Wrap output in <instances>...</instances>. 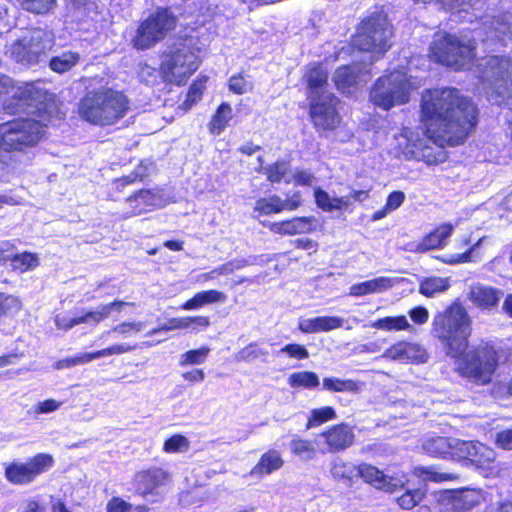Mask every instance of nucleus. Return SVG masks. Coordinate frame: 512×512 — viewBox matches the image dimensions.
I'll return each mask as SVG.
<instances>
[{"instance_id": "f257e3e1", "label": "nucleus", "mask_w": 512, "mask_h": 512, "mask_svg": "<svg viewBox=\"0 0 512 512\" xmlns=\"http://www.w3.org/2000/svg\"><path fill=\"white\" fill-rule=\"evenodd\" d=\"M425 130L404 128L396 137L399 152L406 159L432 165L444 161L442 148L464 142L477 124L474 103L454 88L427 90L422 96Z\"/></svg>"}, {"instance_id": "f03ea898", "label": "nucleus", "mask_w": 512, "mask_h": 512, "mask_svg": "<svg viewBox=\"0 0 512 512\" xmlns=\"http://www.w3.org/2000/svg\"><path fill=\"white\" fill-rule=\"evenodd\" d=\"M474 50V38L438 33L430 47V56L434 61L456 71H472L489 101L512 109V58L487 56L474 64Z\"/></svg>"}, {"instance_id": "7ed1b4c3", "label": "nucleus", "mask_w": 512, "mask_h": 512, "mask_svg": "<svg viewBox=\"0 0 512 512\" xmlns=\"http://www.w3.org/2000/svg\"><path fill=\"white\" fill-rule=\"evenodd\" d=\"M8 113L24 112L37 118H20L0 124V149L8 154L34 146L52 121L50 95L41 83L14 85L8 77L0 79V98Z\"/></svg>"}, {"instance_id": "20e7f679", "label": "nucleus", "mask_w": 512, "mask_h": 512, "mask_svg": "<svg viewBox=\"0 0 512 512\" xmlns=\"http://www.w3.org/2000/svg\"><path fill=\"white\" fill-rule=\"evenodd\" d=\"M471 323L467 310L459 302H454L434 317L432 332L446 346L448 355L457 360L460 374L483 385L491 381L496 370L497 353L489 344L466 352Z\"/></svg>"}, {"instance_id": "39448f33", "label": "nucleus", "mask_w": 512, "mask_h": 512, "mask_svg": "<svg viewBox=\"0 0 512 512\" xmlns=\"http://www.w3.org/2000/svg\"><path fill=\"white\" fill-rule=\"evenodd\" d=\"M128 99L120 91L101 87L88 91L79 103V115L95 125H112L128 110Z\"/></svg>"}, {"instance_id": "423d86ee", "label": "nucleus", "mask_w": 512, "mask_h": 512, "mask_svg": "<svg viewBox=\"0 0 512 512\" xmlns=\"http://www.w3.org/2000/svg\"><path fill=\"white\" fill-rule=\"evenodd\" d=\"M198 40L182 39L163 54L160 71L166 82L182 85L200 64Z\"/></svg>"}, {"instance_id": "0eeeda50", "label": "nucleus", "mask_w": 512, "mask_h": 512, "mask_svg": "<svg viewBox=\"0 0 512 512\" xmlns=\"http://www.w3.org/2000/svg\"><path fill=\"white\" fill-rule=\"evenodd\" d=\"M417 88L418 84L406 72L395 70L377 79L370 91V100L374 105L389 110L407 103L411 92Z\"/></svg>"}, {"instance_id": "6e6552de", "label": "nucleus", "mask_w": 512, "mask_h": 512, "mask_svg": "<svg viewBox=\"0 0 512 512\" xmlns=\"http://www.w3.org/2000/svg\"><path fill=\"white\" fill-rule=\"evenodd\" d=\"M55 44L53 32L41 28L26 31L7 47L6 54L23 65L37 64Z\"/></svg>"}, {"instance_id": "1a4fd4ad", "label": "nucleus", "mask_w": 512, "mask_h": 512, "mask_svg": "<svg viewBox=\"0 0 512 512\" xmlns=\"http://www.w3.org/2000/svg\"><path fill=\"white\" fill-rule=\"evenodd\" d=\"M391 36L392 28L388 19L376 15L361 23L352 44L361 51L383 55L391 47Z\"/></svg>"}, {"instance_id": "9d476101", "label": "nucleus", "mask_w": 512, "mask_h": 512, "mask_svg": "<svg viewBox=\"0 0 512 512\" xmlns=\"http://www.w3.org/2000/svg\"><path fill=\"white\" fill-rule=\"evenodd\" d=\"M176 26V18L168 9H158L138 28L133 40L138 49H146L162 40Z\"/></svg>"}, {"instance_id": "9b49d317", "label": "nucleus", "mask_w": 512, "mask_h": 512, "mask_svg": "<svg viewBox=\"0 0 512 512\" xmlns=\"http://www.w3.org/2000/svg\"><path fill=\"white\" fill-rule=\"evenodd\" d=\"M456 444L455 460L467 461L484 476L497 473L498 469L495 465L496 452L492 448L479 441H464L459 439Z\"/></svg>"}, {"instance_id": "f8f14e48", "label": "nucleus", "mask_w": 512, "mask_h": 512, "mask_svg": "<svg viewBox=\"0 0 512 512\" xmlns=\"http://www.w3.org/2000/svg\"><path fill=\"white\" fill-rule=\"evenodd\" d=\"M52 465V456L40 453L25 463L13 462L8 464L5 468V476L7 480L13 484H27L50 469Z\"/></svg>"}, {"instance_id": "ddd939ff", "label": "nucleus", "mask_w": 512, "mask_h": 512, "mask_svg": "<svg viewBox=\"0 0 512 512\" xmlns=\"http://www.w3.org/2000/svg\"><path fill=\"white\" fill-rule=\"evenodd\" d=\"M310 118L317 130H333L341 121L336 109L337 98L330 92H324L320 97L309 99Z\"/></svg>"}, {"instance_id": "4468645a", "label": "nucleus", "mask_w": 512, "mask_h": 512, "mask_svg": "<svg viewBox=\"0 0 512 512\" xmlns=\"http://www.w3.org/2000/svg\"><path fill=\"white\" fill-rule=\"evenodd\" d=\"M485 500L479 489L448 490L440 495L439 501L447 512H466Z\"/></svg>"}, {"instance_id": "2eb2a0df", "label": "nucleus", "mask_w": 512, "mask_h": 512, "mask_svg": "<svg viewBox=\"0 0 512 512\" xmlns=\"http://www.w3.org/2000/svg\"><path fill=\"white\" fill-rule=\"evenodd\" d=\"M358 476L376 489L394 493L403 489L408 482L406 475H386L377 467L362 463L358 465Z\"/></svg>"}, {"instance_id": "dca6fc26", "label": "nucleus", "mask_w": 512, "mask_h": 512, "mask_svg": "<svg viewBox=\"0 0 512 512\" xmlns=\"http://www.w3.org/2000/svg\"><path fill=\"white\" fill-rule=\"evenodd\" d=\"M369 197L367 191L353 189L350 195L337 197L331 196L325 190L316 188L314 198L316 205L324 212H352L353 200L363 202Z\"/></svg>"}, {"instance_id": "f3484780", "label": "nucleus", "mask_w": 512, "mask_h": 512, "mask_svg": "<svg viewBox=\"0 0 512 512\" xmlns=\"http://www.w3.org/2000/svg\"><path fill=\"white\" fill-rule=\"evenodd\" d=\"M394 361L424 363L428 355L426 350L418 343L400 341L389 347L382 355Z\"/></svg>"}, {"instance_id": "a211bd4d", "label": "nucleus", "mask_w": 512, "mask_h": 512, "mask_svg": "<svg viewBox=\"0 0 512 512\" xmlns=\"http://www.w3.org/2000/svg\"><path fill=\"white\" fill-rule=\"evenodd\" d=\"M134 346H130L126 343L115 344L110 347L95 351V352H83L62 361H59L57 367L60 368H69L72 366L82 365L89 363L95 359L107 357L111 355H119L130 352L134 350Z\"/></svg>"}, {"instance_id": "6ab92c4d", "label": "nucleus", "mask_w": 512, "mask_h": 512, "mask_svg": "<svg viewBox=\"0 0 512 512\" xmlns=\"http://www.w3.org/2000/svg\"><path fill=\"white\" fill-rule=\"evenodd\" d=\"M330 452H340L353 445L355 434L353 427L346 423L331 426L321 434Z\"/></svg>"}, {"instance_id": "aec40b11", "label": "nucleus", "mask_w": 512, "mask_h": 512, "mask_svg": "<svg viewBox=\"0 0 512 512\" xmlns=\"http://www.w3.org/2000/svg\"><path fill=\"white\" fill-rule=\"evenodd\" d=\"M370 78V70L366 65L354 64L338 68L334 74V82L338 90L345 92L353 85L366 83Z\"/></svg>"}, {"instance_id": "412c9836", "label": "nucleus", "mask_w": 512, "mask_h": 512, "mask_svg": "<svg viewBox=\"0 0 512 512\" xmlns=\"http://www.w3.org/2000/svg\"><path fill=\"white\" fill-rule=\"evenodd\" d=\"M210 325V320L207 316H185L169 319L162 326L152 329L147 333L148 336L157 334L160 331H173V330H190L200 331L206 329Z\"/></svg>"}, {"instance_id": "4be33fe9", "label": "nucleus", "mask_w": 512, "mask_h": 512, "mask_svg": "<svg viewBox=\"0 0 512 512\" xmlns=\"http://www.w3.org/2000/svg\"><path fill=\"white\" fill-rule=\"evenodd\" d=\"M458 440L444 436H431L423 441L422 448L430 456L454 459Z\"/></svg>"}, {"instance_id": "5701e85b", "label": "nucleus", "mask_w": 512, "mask_h": 512, "mask_svg": "<svg viewBox=\"0 0 512 512\" xmlns=\"http://www.w3.org/2000/svg\"><path fill=\"white\" fill-rule=\"evenodd\" d=\"M314 224V217H295L281 222H269L266 226L276 234L296 235L313 231Z\"/></svg>"}, {"instance_id": "b1692460", "label": "nucleus", "mask_w": 512, "mask_h": 512, "mask_svg": "<svg viewBox=\"0 0 512 512\" xmlns=\"http://www.w3.org/2000/svg\"><path fill=\"white\" fill-rule=\"evenodd\" d=\"M455 226L450 223H443L427 234L423 239L415 244L412 249L416 252H426L432 249H441L446 246L448 239L452 235Z\"/></svg>"}, {"instance_id": "393cba45", "label": "nucleus", "mask_w": 512, "mask_h": 512, "mask_svg": "<svg viewBox=\"0 0 512 512\" xmlns=\"http://www.w3.org/2000/svg\"><path fill=\"white\" fill-rule=\"evenodd\" d=\"M344 319L337 316H318L314 318H300L298 328L306 334L329 332L343 327Z\"/></svg>"}, {"instance_id": "a878e982", "label": "nucleus", "mask_w": 512, "mask_h": 512, "mask_svg": "<svg viewBox=\"0 0 512 512\" xmlns=\"http://www.w3.org/2000/svg\"><path fill=\"white\" fill-rule=\"evenodd\" d=\"M168 481V474L162 469L143 471L136 476V489L143 495L154 493L159 487Z\"/></svg>"}, {"instance_id": "bb28decb", "label": "nucleus", "mask_w": 512, "mask_h": 512, "mask_svg": "<svg viewBox=\"0 0 512 512\" xmlns=\"http://www.w3.org/2000/svg\"><path fill=\"white\" fill-rule=\"evenodd\" d=\"M130 303L124 301H114L97 307L95 310L86 311L78 316L79 324H88L96 327L101 321L108 318L112 313H121L125 306Z\"/></svg>"}, {"instance_id": "cd10ccee", "label": "nucleus", "mask_w": 512, "mask_h": 512, "mask_svg": "<svg viewBox=\"0 0 512 512\" xmlns=\"http://www.w3.org/2000/svg\"><path fill=\"white\" fill-rule=\"evenodd\" d=\"M395 284V280L390 277H376L371 280L353 284L349 288V295L354 297H362L369 294L383 293Z\"/></svg>"}, {"instance_id": "c85d7f7f", "label": "nucleus", "mask_w": 512, "mask_h": 512, "mask_svg": "<svg viewBox=\"0 0 512 512\" xmlns=\"http://www.w3.org/2000/svg\"><path fill=\"white\" fill-rule=\"evenodd\" d=\"M308 85V99L320 97L324 92H329L327 88L328 72L321 65H311L307 68L305 74Z\"/></svg>"}, {"instance_id": "c756f323", "label": "nucleus", "mask_w": 512, "mask_h": 512, "mask_svg": "<svg viewBox=\"0 0 512 512\" xmlns=\"http://www.w3.org/2000/svg\"><path fill=\"white\" fill-rule=\"evenodd\" d=\"M502 293L492 287L474 285L469 292L470 301L481 309H490L497 305Z\"/></svg>"}, {"instance_id": "7c9ffc66", "label": "nucleus", "mask_w": 512, "mask_h": 512, "mask_svg": "<svg viewBox=\"0 0 512 512\" xmlns=\"http://www.w3.org/2000/svg\"><path fill=\"white\" fill-rule=\"evenodd\" d=\"M227 295L218 290H204L196 293L192 298L184 302L181 309L186 311L198 310L209 304L224 303Z\"/></svg>"}, {"instance_id": "2f4dec72", "label": "nucleus", "mask_w": 512, "mask_h": 512, "mask_svg": "<svg viewBox=\"0 0 512 512\" xmlns=\"http://www.w3.org/2000/svg\"><path fill=\"white\" fill-rule=\"evenodd\" d=\"M509 19V15H504L500 18L493 19L490 23L486 20L483 30L487 33V40L491 39L494 41L498 39L504 42L506 38L511 37L512 26L509 23Z\"/></svg>"}, {"instance_id": "473e14b6", "label": "nucleus", "mask_w": 512, "mask_h": 512, "mask_svg": "<svg viewBox=\"0 0 512 512\" xmlns=\"http://www.w3.org/2000/svg\"><path fill=\"white\" fill-rule=\"evenodd\" d=\"M284 464L281 454L277 450H269L264 453L257 465L251 470L252 475H268L279 470Z\"/></svg>"}, {"instance_id": "72a5a7b5", "label": "nucleus", "mask_w": 512, "mask_h": 512, "mask_svg": "<svg viewBox=\"0 0 512 512\" xmlns=\"http://www.w3.org/2000/svg\"><path fill=\"white\" fill-rule=\"evenodd\" d=\"M370 327L386 332L391 331H414V327L409 323L404 315L396 317H384L370 323Z\"/></svg>"}, {"instance_id": "f704fd0d", "label": "nucleus", "mask_w": 512, "mask_h": 512, "mask_svg": "<svg viewBox=\"0 0 512 512\" xmlns=\"http://www.w3.org/2000/svg\"><path fill=\"white\" fill-rule=\"evenodd\" d=\"M283 211L282 199L277 195L259 198L254 205V218L268 216Z\"/></svg>"}, {"instance_id": "c9c22d12", "label": "nucleus", "mask_w": 512, "mask_h": 512, "mask_svg": "<svg viewBox=\"0 0 512 512\" xmlns=\"http://www.w3.org/2000/svg\"><path fill=\"white\" fill-rule=\"evenodd\" d=\"M291 388L312 390L319 386L320 380L316 373L311 371H299L291 373L287 378Z\"/></svg>"}, {"instance_id": "e433bc0d", "label": "nucleus", "mask_w": 512, "mask_h": 512, "mask_svg": "<svg viewBox=\"0 0 512 512\" xmlns=\"http://www.w3.org/2000/svg\"><path fill=\"white\" fill-rule=\"evenodd\" d=\"M413 474L423 482L431 481L435 483H441L445 481H453L458 478L456 474L443 472L434 466L416 467L413 470Z\"/></svg>"}, {"instance_id": "4c0bfd02", "label": "nucleus", "mask_w": 512, "mask_h": 512, "mask_svg": "<svg viewBox=\"0 0 512 512\" xmlns=\"http://www.w3.org/2000/svg\"><path fill=\"white\" fill-rule=\"evenodd\" d=\"M80 54L74 51H65L58 56L52 57L49 61V67L52 71L62 74L70 71L78 64Z\"/></svg>"}, {"instance_id": "58836bf2", "label": "nucleus", "mask_w": 512, "mask_h": 512, "mask_svg": "<svg viewBox=\"0 0 512 512\" xmlns=\"http://www.w3.org/2000/svg\"><path fill=\"white\" fill-rule=\"evenodd\" d=\"M233 117V110L230 104L222 103L209 123V131L213 135H220L227 127Z\"/></svg>"}, {"instance_id": "ea45409f", "label": "nucleus", "mask_w": 512, "mask_h": 512, "mask_svg": "<svg viewBox=\"0 0 512 512\" xmlns=\"http://www.w3.org/2000/svg\"><path fill=\"white\" fill-rule=\"evenodd\" d=\"M450 287L448 277H427L420 282L419 292L426 297H434Z\"/></svg>"}, {"instance_id": "a19ab883", "label": "nucleus", "mask_w": 512, "mask_h": 512, "mask_svg": "<svg viewBox=\"0 0 512 512\" xmlns=\"http://www.w3.org/2000/svg\"><path fill=\"white\" fill-rule=\"evenodd\" d=\"M128 201L133 205L135 214H141L158 205L159 199L150 190H142L130 197Z\"/></svg>"}, {"instance_id": "79ce46f5", "label": "nucleus", "mask_w": 512, "mask_h": 512, "mask_svg": "<svg viewBox=\"0 0 512 512\" xmlns=\"http://www.w3.org/2000/svg\"><path fill=\"white\" fill-rule=\"evenodd\" d=\"M331 474L335 479L351 482L354 477L358 476V466L351 462L337 459L332 465Z\"/></svg>"}, {"instance_id": "37998d69", "label": "nucleus", "mask_w": 512, "mask_h": 512, "mask_svg": "<svg viewBox=\"0 0 512 512\" xmlns=\"http://www.w3.org/2000/svg\"><path fill=\"white\" fill-rule=\"evenodd\" d=\"M337 418L336 411L334 408L330 406H325L321 408H315L310 411V415L308 417V421L306 424L307 429L319 427L322 424L335 420Z\"/></svg>"}, {"instance_id": "c03bdc74", "label": "nucleus", "mask_w": 512, "mask_h": 512, "mask_svg": "<svg viewBox=\"0 0 512 512\" xmlns=\"http://www.w3.org/2000/svg\"><path fill=\"white\" fill-rule=\"evenodd\" d=\"M145 325L141 321H124L115 325L111 330L102 333L101 338L110 334H117L119 337L126 338L141 332Z\"/></svg>"}, {"instance_id": "a18cd8bd", "label": "nucleus", "mask_w": 512, "mask_h": 512, "mask_svg": "<svg viewBox=\"0 0 512 512\" xmlns=\"http://www.w3.org/2000/svg\"><path fill=\"white\" fill-rule=\"evenodd\" d=\"M323 389L334 392H358L360 390V384L353 380L324 378Z\"/></svg>"}, {"instance_id": "49530a36", "label": "nucleus", "mask_w": 512, "mask_h": 512, "mask_svg": "<svg viewBox=\"0 0 512 512\" xmlns=\"http://www.w3.org/2000/svg\"><path fill=\"white\" fill-rule=\"evenodd\" d=\"M7 260L11 261V266L14 270L20 272H25L38 266L37 256L29 252L16 254L12 258L8 257Z\"/></svg>"}, {"instance_id": "de8ad7c7", "label": "nucleus", "mask_w": 512, "mask_h": 512, "mask_svg": "<svg viewBox=\"0 0 512 512\" xmlns=\"http://www.w3.org/2000/svg\"><path fill=\"white\" fill-rule=\"evenodd\" d=\"M210 351L211 349L207 346H202L201 348L195 350H189L180 356L179 364L180 366L203 364L206 361Z\"/></svg>"}, {"instance_id": "09e8293b", "label": "nucleus", "mask_w": 512, "mask_h": 512, "mask_svg": "<svg viewBox=\"0 0 512 512\" xmlns=\"http://www.w3.org/2000/svg\"><path fill=\"white\" fill-rule=\"evenodd\" d=\"M20 6L34 14H47L53 10L56 0H17Z\"/></svg>"}, {"instance_id": "8fccbe9b", "label": "nucleus", "mask_w": 512, "mask_h": 512, "mask_svg": "<svg viewBox=\"0 0 512 512\" xmlns=\"http://www.w3.org/2000/svg\"><path fill=\"white\" fill-rule=\"evenodd\" d=\"M268 356V351L262 347H260L256 343H251L247 345L246 347L242 348L240 351L237 352L235 355V359L237 361H252L255 359H262L265 360Z\"/></svg>"}, {"instance_id": "3c124183", "label": "nucleus", "mask_w": 512, "mask_h": 512, "mask_svg": "<svg viewBox=\"0 0 512 512\" xmlns=\"http://www.w3.org/2000/svg\"><path fill=\"white\" fill-rule=\"evenodd\" d=\"M22 309L21 300L13 295L0 293V318L13 316Z\"/></svg>"}, {"instance_id": "603ef678", "label": "nucleus", "mask_w": 512, "mask_h": 512, "mask_svg": "<svg viewBox=\"0 0 512 512\" xmlns=\"http://www.w3.org/2000/svg\"><path fill=\"white\" fill-rule=\"evenodd\" d=\"M424 497L425 491L421 489H407L397 498V503L402 509L410 510L418 505Z\"/></svg>"}, {"instance_id": "864d4df0", "label": "nucleus", "mask_w": 512, "mask_h": 512, "mask_svg": "<svg viewBox=\"0 0 512 512\" xmlns=\"http://www.w3.org/2000/svg\"><path fill=\"white\" fill-rule=\"evenodd\" d=\"M290 449L293 454L303 459H312L316 452L311 441L301 438H294L290 443Z\"/></svg>"}, {"instance_id": "5fc2aeb1", "label": "nucleus", "mask_w": 512, "mask_h": 512, "mask_svg": "<svg viewBox=\"0 0 512 512\" xmlns=\"http://www.w3.org/2000/svg\"><path fill=\"white\" fill-rule=\"evenodd\" d=\"M484 241H485V238H481L478 240L477 243H475L469 250H467L464 253L443 255L441 257H438V259L441 260L443 263L449 264V265L470 262V261H472L473 252L479 246H481L484 243Z\"/></svg>"}, {"instance_id": "6e6d98bb", "label": "nucleus", "mask_w": 512, "mask_h": 512, "mask_svg": "<svg viewBox=\"0 0 512 512\" xmlns=\"http://www.w3.org/2000/svg\"><path fill=\"white\" fill-rule=\"evenodd\" d=\"M206 78L196 80L189 88L186 100L183 105L185 109H190L198 100L201 99L205 89Z\"/></svg>"}, {"instance_id": "4d7b16f0", "label": "nucleus", "mask_w": 512, "mask_h": 512, "mask_svg": "<svg viewBox=\"0 0 512 512\" xmlns=\"http://www.w3.org/2000/svg\"><path fill=\"white\" fill-rule=\"evenodd\" d=\"M189 448V441L183 435H173L164 443L163 450L167 453H181L187 451Z\"/></svg>"}, {"instance_id": "13d9d810", "label": "nucleus", "mask_w": 512, "mask_h": 512, "mask_svg": "<svg viewBox=\"0 0 512 512\" xmlns=\"http://www.w3.org/2000/svg\"><path fill=\"white\" fill-rule=\"evenodd\" d=\"M14 5L9 0H0V26L7 32L14 24Z\"/></svg>"}, {"instance_id": "bf43d9fd", "label": "nucleus", "mask_w": 512, "mask_h": 512, "mask_svg": "<svg viewBox=\"0 0 512 512\" xmlns=\"http://www.w3.org/2000/svg\"><path fill=\"white\" fill-rule=\"evenodd\" d=\"M288 164L284 161L263 168V172L272 183L280 182L288 172Z\"/></svg>"}, {"instance_id": "052dcab7", "label": "nucleus", "mask_w": 512, "mask_h": 512, "mask_svg": "<svg viewBox=\"0 0 512 512\" xmlns=\"http://www.w3.org/2000/svg\"><path fill=\"white\" fill-rule=\"evenodd\" d=\"M229 89L236 94H245L252 90V83L242 75L232 76L229 80Z\"/></svg>"}, {"instance_id": "680f3d73", "label": "nucleus", "mask_w": 512, "mask_h": 512, "mask_svg": "<svg viewBox=\"0 0 512 512\" xmlns=\"http://www.w3.org/2000/svg\"><path fill=\"white\" fill-rule=\"evenodd\" d=\"M279 353L286 354L290 358L297 360H303L309 357V352L306 347L300 344H287L280 349Z\"/></svg>"}, {"instance_id": "e2e57ef3", "label": "nucleus", "mask_w": 512, "mask_h": 512, "mask_svg": "<svg viewBox=\"0 0 512 512\" xmlns=\"http://www.w3.org/2000/svg\"><path fill=\"white\" fill-rule=\"evenodd\" d=\"M495 445L503 450H512V429H504L495 434Z\"/></svg>"}, {"instance_id": "0e129e2a", "label": "nucleus", "mask_w": 512, "mask_h": 512, "mask_svg": "<svg viewBox=\"0 0 512 512\" xmlns=\"http://www.w3.org/2000/svg\"><path fill=\"white\" fill-rule=\"evenodd\" d=\"M247 265L246 260L236 259L230 262H227L217 268H215V272L217 276L221 275H229L233 273L235 270H239Z\"/></svg>"}, {"instance_id": "69168bd1", "label": "nucleus", "mask_w": 512, "mask_h": 512, "mask_svg": "<svg viewBox=\"0 0 512 512\" xmlns=\"http://www.w3.org/2000/svg\"><path fill=\"white\" fill-rule=\"evenodd\" d=\"M108 512H143L142 508L132 509L125 501L113 498L108 504Z\"/></svg>"}, {"instance_id": "338daca9", "label": "nucleus", "mask_w": 512, "mask_h": 512, "mask_svg": "<svg viewBox=\"0 0 512 512\" xmlns=\"http://www.w3.org/2000/svg\"><path fill=\"white\" fill-rule=\"evenodd\" d=\"M61 405H62V402L56 401L54 399H48V400L39 402L34 407V412L36 414L51 413V412L58 410L61 407Z\"/></svg>"}, {"instance_id": "774afa93", "label": "nucleus", "mask_w": 512, "mask_h": 512, "mask_svg": "<svg viewBox=\"0 0 512 512\" xmlns=\"http://www.w3.org/2000/svg\"><path fill=\"white\" fill-rule=\"evenodd\" d=\"M405 200V194L402 191H394L390 193L387 197V201L385 204L386 210L390 212L398 209Z\"/></svg>"}]
</instances>
